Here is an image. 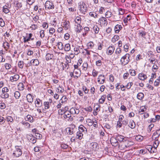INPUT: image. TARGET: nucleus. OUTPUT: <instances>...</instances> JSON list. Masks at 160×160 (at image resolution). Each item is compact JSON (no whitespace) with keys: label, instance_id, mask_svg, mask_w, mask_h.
Masks as SVG:
<instances>
[{"label":"nucleus","instance_id":"1","mask_svg":"<svg viewBox=\"0 0 160 160\" xmlns=\"http://www.w3.org/2000/svg\"><path fill=\"white\" fill-rule=\"evenodd\" d=\"M130 56L129 54L127 53L121 58L120 62L122 65L125 66L128 63L130 60Z\"/></svg>","mask_w":160,"mask_h":160},{"label":"nucleus","instance_id":"2","mask_svg":"<svg viewBox=\"0 0 160 160\" xmlns=\"http://www.w3.org/2000/svg\"><path fill=\"white\" fill-rule=\"evenodd\" d=\"M79 8L80 12L83 14L85 13L88 9L87 5L83 2H80Z\"/></svg>","mask_w":160,"mask_h":160},{"label":"nucleus","instance_id":"3","mask_svg":"<svg viewBox=\"0 0 160 160\" xmlns=\"http://www.w3.org/2000/svg\"><path fill=\"white\" fill-rule=\"evenodd\" d=\"M15 150L14 151L13 154L17 157H18L22 154V151L20 148V147L16 146L15 147Z\"/></svg>","mask_w":160,"mask_h":160},{"label":"nucleus","instance_id":"4","mask_svg":"<svg viewBox=\"0 0 160 160\" xmlns=\"http://www.w3.org/2000/svg\"><path fill=\"white\" fill-rule=\"evenodd\" d=\"M98 22L101 26L103 27L106 26L108 24L107 19L103 17L100 18L98 20Z\"/></svg>","mask_w":160,"mask_h":160},{"label":"nucleus","instance_id":"5","mask_svg":"<svg viewBox=\"0 0 160 160\" xmlns=\"http://www.w3.org/2000/svg\"><path fill=\"white\" fill-rule=\"evenodd\" d=\"M45 6L46 8L49 9H53L54 8V6L52 2L47 1L45 3Z\"/></svg>","mask_w":160,"mask_h":160},{"label":"nucleus","instance_id":"6","mask_svg":"<svg viewBox=\"0 0 160 160\" xmlns=\"http://www.w3.org/2000/svg\"><path fill=\"white\" fill-rule=\"evenodd\" d=\"M27 139L29 141L32 143L33 144L35 143L36 142V138L34 137L32 134H30L28 135L27 136Z\"/></svg>","mask_w":160,"mask_h":160},{"label":"nucleus","instance_id":"7","mask_svg":"<svg viewBox=\"0 0 160 160\" xmlns=\"http://www.w3.org/2000/svg\"><path fill=\"white\" fill-rule=\"evenodd\" d=\"M134 144V143L132 142L127 141L125 143L121 145V146L123 149H125L127 148L130 147Z\"/></svg>","mask_w":160,"mask_h":160},{"label":"nucleus","instance_id":"8","mask_svg":"<svg viewBox=\"0 0 160 160\" xmlns=\"http://www.w3.org/2000/svg\"><path fill=\"white\" fill-rule=\"evenodd\" d=\"M110 142L113 146H117L118 145V142L116 139V137H112L110 139Z\"/></svg>","mask_w":160,"mask_h":160},{"label":"nucleus","instance_id":"9","mask_svg":"<svg viewBox=\"0 0 160 160\" xmlns=\"http://www.w3.org/2000/svg\"><path fill=\"white\" fill-rule=\"evenodd\" d=\"M98 82L100 84L103 83L105 81V77L104 75H100L98 78Z\"/></svg>","mask_w":160,"mask_h":160},{"label":"nucleus","instance_id":"10","mask_svg":"<svg viewBox=\"0 0 160 160\" xmlns=\"http://www.w3.org/2000/svg\"><path fill=\"white\" fill-rule=\"evenodd\" d=\"M26 98L28 102L31 103L32 102L33 100V96L31 94H28Z\"/></svg>","mask_w":160,"mask_h":160},{"label":"nucleus","instance_id":"11","mask_svg":"<svg viewBox=\"0 0 160 160\" xmlns=\"http://www.w3.org/2000/svg\"><path fill=\"white\" fill-rule=\"evenodd\" d=\"M146 35V32L144 31H139V38H142V40H143V38L144 39H146L145 37V36Z\"/></svg>","mask_w":160,"mask_h":160},{"label":"nucleus","instance_id":"12","mask_svg":"<svg viewBox=\"0 0 160 160\" xmlns=\"http://www.w3.org/2000/svg\"><path fill=\"white\" fill-rule=\"evenodd\" d=\"M19 78V76L18 74H16L13 76L10 77V80L11 82L16 81Z\"/></svg>","mask_w":160,"mask_h":160},{"label":"nucleus","instance_id":"13","mask_svg":"<svg viewBox=\"0 0 160 160\" xmlns=\"http://www.w3.org/2000/svg\"><path fill=\"white\" fill-rule=\"evenodd\" d=\"M116 138L117 140L119 141L120 142H124L126 141L124 137L123 136L118 135L116 136Z\"/></svg>","mask_w":160,"mask_h":160},{"label":"nucleus","instance_id":"14","mask_svg":"<svg viewBox=\"0 0 160 160\" xmlns=\"http://www.w3.org/2000/svg\"><path fill=\"white\" fill-rule=\"evenodd\" d=\"M114 46L109 47L108 48L107 53L108 55H111L113 53L114 50Z\"/></svg>","mask_w":160,"mask_h":160},{"label":"nucleus","instance_id":"15","mask_svg":"<svg viewBox=\"0 0 160 160\" xmlns=\"http://www.w3.org/2000/svg\"><path fill=\"white\" fill-rule=\"evenodd\" d=\"M138 78L139 79L142 80H144L147 78L146 75L143 73H139L138 75Z\"/></svg>","mask_w":160,"mask_h":160},{"label":"nucleus","instance_id":"16","mask_svg":"<svg viewBox=\"0 0 160 160\" xmlns=\"http://www.w3.org/2000/svg\"><path fill=\"white\" fill-rule=\"evenodd\" d=\"M79 132H83L85 133L87 132V129L85 128L83 125H81L79 127Z\"/></svg>","mask_w":160,"mask_h":160},{"label":"nucleus","instance_id":"17","mask_svg":"<svg viewBox=\"0 0 160 160\" xmlns=\"http://www.w3.org/2000/svg\"><path fill=\"white\" fill-rule=\"evenodd\" d=\"M75 26L76 27L75 31L77 32H80L81 30L82 29V27L80 24L75 25Z\"/></svg>","mask_w":160,"mask_h":160},{"label":"nucleus","instance_id":"18","mask_svg":"<svg viewBox=\"0 0 160 160\" xmlns=\"http://www.w3.org/2000/svg\"><path fill=\"white\" fill-rule=\"evenodd\" d=\"M52 102V100L51 99H49V102H45L44 103V105L45 106V109H48L50 107V104L49 103H51Z\"/></svg>","mask_w":160,"mask_h":160},{"label":"nucleus","instance_id":"19","mask_svg":"<svg viewBox=\"0 0 160 160\" xmlns=\"http://www.w3.org/2000/svg\"><path fill=\"white\" fill-rule=\"evenodd\" d=\"M122 27L121 25H119L118 24L116 25L115 27L114 30L116 33H118L119 31L121 30Z\"/></svg>","mask_w":160,"mask_h":160},{"label":"nucleus","instance_id":"20","mask_svg":"<svg viewBox=\"0 0 160 160\" xmlns=\"http://www.w3.org/2000/svg\"><path fill=\"white\" fill-rule=\"evenodd\" d=\"M53 57V54H50L49 53H47L46 55L45 58L47 61L51 60Z\"/></svg>","mask_w":160,"mask_h":160},{"label":"nucleus","instance_id":"21","mask_svg":"<svg viewBox=\"0 0 160 160\" xmlns=\"http://www.w3.org/2000/svg\"><path fill=\"white\" fill-rule=\"evenodd\" d=\"M129 126L132 129H133L135 128L136 124L133 120L130 121Z\"/></svg>","mask_w":160,"mask_h":160},{"label":"nucleus","instance_id":"22","mask_svg":"<svg viewBox=\"0 0 160 160\" xmlns=\"http://www.w3.org/2000/svg\"><path fill=\"white\" fill-rule=\"evenodd\" d=\"M144 97V95L142 92H139L137 95V98L139 100H142Z\"/></svg>","mask_w":160,"mask_h":160},{"label":"nucleus","instance_id":"23","mask_svg":"<svg viewBox=\"0 0 160 160\" xmlns=\"http://www.w3.org/2000/svg\"><path fill=\"white\" fill-rule=\"evenodd\" d=\"M25 119L26 121H28L30 122H33V118L30 115H27Z\"/></svg>","mask_w":160,"mask_h":160},{"label":"nucleus","instance_id":"24","mask_svg":"<svg viewBox=\"0 0 160 160\" xmlns=\"http://www.w3.org/2000/svg\"><path fill=\"white\" fill-rule=\"evenodd\" d=\"M32 60L31 61V63L32 64V65L34 66H38L39 64V61L37 59H34L32 62Z\"/></svg>","mask_w":160,"mask_h":160},{"label":"nucleus","instance_id":"25","mask_svg":"<svg viewBox=\"0 0 160 160\" xmlns=\"http://www.w3.org/2000/svg\"><path fill=\"white\" fill-rule=\"evenodd\" d=\"M106 97V95H102L99 100V103L101 104L103 103L105 101Z\"/></svg>","mask_w":160,"mask_h":160},{"label":"nucleus","instance_id":"26","mask_svg":"<svg viewBox=\"0 0 160 160\" xmlns=\"http://www.w3.org/2000/svg\"><path fill=\"white\" fill-rule=\"evenodd\" d=\"M18 88L19 90L22 91L24 89V86L22 83L20 82L18 85Z\"/></svg>","mask_w":160,"mask_h":160},{"label":"nucleus","instance_id":"27","mask_svg":"<svg viewBox=\"0 0 160 160\" xmlns=\"http://www.w3.org/2000/svg\"><path fill=\"white\" fill-rule=\"evenodd\" d=\"M32 33H29V37L27 38L26 37H24V42H27L30 40L31 37H32Z\"/></svg>","mask_w":160,"mask_h":160},{"label":"nucleus","instance_id":"28","mask_svg":"<svg viewBox=\"0 0 160 160\" xmlns=\"http://www.w3.org/2000/svg\"><path fill=\"white\" fill-rule=\"evenodd\" d=\"M71 47L70 44L69 43H67L64 46V50L66 51H68L70 50Z\"/></svg>","mask_w":160,"mask_h":160},{"label":"nucleus","instance_id":"29","mask_svg":"<svg viewBox=\"0 0 160 160\" xmlns=\"http://www.w3.org/2000/svg\"><path fill=\"white\" fill-rule=\"evenodd\" d=\"M145 108L144 107H141L140 108L139 111L138 113L139 114H143V112L145 110Z\"/></svg>","mask_w":160,"mask_h":160},{"label":"nucleus","instance_id":"30","mask_svg":"<svg viewBox=\"0 0 160 160\" xmlns=\"http://www.w3.org/2000/svg\"><path fill=\"white\" fill-rule=\"evenodd\" d=\"M3 46L4 48H5L6 50H7L10 47L9 43L7 42H4L3 44Z\"/></svg>","mask_w":160,"mask_h":160},{"label":"nucleus","instance_id":"31","mask_svg":"<svg viewBox=\"0 0 160 160\" xmlns=\"http://www.w3.org/2000/svg\"><path fill=\"white\" fill-rule=\"evenodd\" d=\"M86 122L88 123V125L90 126H91L93 125V123H95L94 121H93L90 119H88Z\"/></svg>","mask_w":160,"mask_h":160},{"label":"nucleus","instance_id":"32","mask_svg":"<svg viewBox=\"0 0 160 160\" xmlns=\"http://www.w3.org/2000/svg\"><path fill=\"white\" fill-rule=\"evenodd\" d=\"M81 18L77 17H76L74 20V21L77 24H80L81 23Z\"/></svg>","mask_w":160,"mask_h":160},{"label":"nucleus","instance_id":"33","mask_svg":"<svg viewBox=\"0 0 160 160\" xmlns=\"http://www.w3.org/2000/svg\"><path fill=\"white\" fill-rule=\"evenodd\" d=\"M14 96L16 99H18L20 96V94L18 91H16L14 92Z\"/></svg>","mask_w":160,"mask_h":160},{"label":"nucleus","instance_id":"34","mask_svg":"<svg viewBox=\"0 0 160 160\" xmlns=\"http://www.w3.org/2000/svg\"><path fill=\"white\" fill-rule=\"evenodd\" d=\"M159 130H157V131L155 132L153 134L152 137H153L155 136V138H157L159 137L160 135V133H159Z\"/></svg>","mask_w":160,"mask_h":160},{"label":"nucleus","instance_id":"35","mask_svg":"<svg viewBox=\"0 0 160 160\" xmlns=\"http://www.w3.org/2000/svg\"><path fill=\"white\" fill-rule=\"evenodd\" d=\"M94 45L93 43L92 42H90L87 44V46L88 49H92Z\"/></svg>","mask_w":160,"mask_h":160},{"label":"nucleus","instance_id":"36","mask_svg":"<svg viewBox=\"0 0 160 160\" xmlns=\"http://www.w3.org/2000/svg\"><path fill=\"white\" fill-rule=\"evenodd\" d=\"M83 136V134L80 132H78L77 134V138L79 139H81Z\"/></svg>","mask_w":160,"mask_h":160},{"label":"nucleus","instance_id":"37","mask_svg":"<svg viewBox=\"0 0 160 160\" xmlns=\"http://www.w3.org/2000/svg\"><path fill=\"white\" fill-rule=\"evenodd\" d=\"M70 113L66 111L65 112L64 114L63 115V117L64 118H69L71 115Z\"/></svg>","mask_w":160,"mask_h":160},{"label":"nucleus","instance_id":"38","mask_svg":"<svg viewBox=\"0 0 160 160\" xmlns=\"http://www.w3.org/2000/svg\"><path fill=\"white\" fill-rule=\"evenodd\" d=\"M119 38V37L117 35H115L112 39V42L113 43L115 42Z\"/></svg>","mask_w":160,"mask_h":160},{"label":"nucleus","instance_id":"39","mask_svg":"<svg viewBox=\"0 0 160 160\" xmlns=\"http://www.w3.org/2000/svg\"><path fill=\"white\" fill-rule=\"evenodd\" d=\"M40 100L39 98H37L36 99V101L35 102V103L36 104H37V105H36V106L37 107H39L41 105V104H40Z\"/></svg>","mask_w":160,"mask_h":160},{"label":"nucleus","instance_id":"40","mask_svg":"<svg viewBox=\"0 0 160 160\" xmlns=\"http://www.w3.org/2000/svg\"><path fill=\"white\" fill-rule=\"evenodd\" d=\"M58 48L60 50H62L64 48V46L63 45V44L61 42H60L58 43Z\"/></svg>","mask_w":160,"mask_h":160},{"label":"nucleus","instance_id":"41","mask_svg":"<svg viewBox=\"0 0 160 160\" xmlns=\"http://www.w3.org/2000/svg\"><path fill=\"white\" fill-rule=\"evenodd\" d=\"M8 7L7 6H5L3 7V10L4 12L7 13L9 12V10L8 8Z\"/></svg>","mask_w":160,"mask_h":160},{"label":"nucleus","instance_id":"42","mask_svg":"<svg viewBox=\"0 0 160 160\" xmlns=\"http://www.w3.org/2000/svg\"><path fill=\"white\" fill-rule=\"evenodd\" d=\"M112 13L110 11H108L105 13V16L107 18H109L111 17Z\"/></svg>","mask_w":160,"mask_h":160},{"label":"nucleus","instance_id":"43","mask_svg":"<svg viewBox=\"0 0 160 160\" xmlns=\"http://www.w3.org/2000/svg\"><path fill=\"white\" fill-rule=\"evenodd\" d=\"M129 72L132 76H135L136 74V72L134 70H130Z\"/></svg>","mask_w":160,"mask_h":160},{"label":"nucleus","instance_id":"44","mask_svg":"<svg viewBox=\"0 0 160 160\" xmlns=\"http://www.w3.org/2000/svg\"><path fill=\"white\" fill-rule=\"evenodd\" d=\"M19 67L20 68H22L23 67V62L22 61H19L18 64Z\"/></svg>","mask_w":160,"mask_h":160},{"label":"nucleus","instance_id":"45","mask_svg":"<svg viewBox=\"0 0 160 160\" xmlns=\"http://www.w3.org/2000/svg\"><path fill=\"white\" fill-rule=\"evenodd\" d=\"M65 23L64 27L66 29H68L69 27L70 22L69 21L65 22H64Z\"/></svg>","mask_w":160,"mask_h":160},{"label":"nucleus","instance_id":"46","mask_svg":"<svg viewBox=\"0 0 160 160\" xmlns=\"http://www.w3.org/2000/svg\"><path fill=\"white\" fill-rule=\"evenodd\" d=\"M5 23L3 19L2 18H0V26L3 27L5 26Z\"/></svg>","mask_w":160,"mask_h":160},{"label":"nucleus","instance_id":"47","mask_svg":"<svg viewBox=\"0 0 160 160\" xmlns=\"http://www.w3.org/2000/svg\"><path fill=\"white\" fill-rule=\"evenodd\" d=\"M159 141L157 139L155 140L153 142V147L155 148H157L159 145Z\"/></svg>","mask_w":160,"mask_h":160},{"label":"nucleus","instance_id":"48","mask_svg":"<svg viewBox=\"0 0 160 160\" xmlns=\"http://www.w3.org/2000/svg\"><path fill=\"white\" fill-rule=\"evenodd\" d=\"M67 133L69 135H72L73 133V130L71 129L70 128H68L67 129Z\"/></svg>","mask_w":160,"mask_h":160},{"label":"nucleus","instance_id":"49","mask_svg":"<svg viewBox=\"0 0 160 160\" xmlns=\"http://www.w3.org/2000/svg\"><path fill=\"white\" fill-rule=\"evenodd\" d=\"M76 109L75 108H72L70 110L69 113L72 114H75Z\"/></svg>","mask_w":160,"mask_h":160},{"label":"nucleus","instance_id":"50","mask_svg":"<svg viewBox=\"0 0 160 160\" xmlns=\"http://www.w3.org/2000/svg\"><path fill=\"white\" fill-rule=\"evenodd\" d=\"M157 148H155L154 147H152L151 149H150V152L151 153H153L154 152H156L157 151Z\"/></svg>","mask_w":160,"mask_h":160},{"label":"nucleus","instance_id":"51","mask_svg":"<svg viewBox=\"0 0 160 160\" xmlns=\"http://www.w3.org/2000/svg\"><path fill=\"white\" fill-rule=\"evenodd\" d=\"M40 37L41 38H44L45 36L44 31V30H42L40 31Z\"/></svg>","mask_w":160,"mask_h":160},{"label":"nucleus","instance_id":"52","mask_svg":"<svg viewBox=\"0 0 160 160\" xmlns=\"http://www.w3.org/2000/svg\"><path fill=\"white\" fill-rule=\"evenodd\" d=\"M56 90L57 92H60L62 93L64 91V89L59 86Z\"/></svg>","mask_w":160,"mask_h":160},{"label":"nucleus","instance_id":"53","mask_svg":"<svg viewBox=\"0 0 160 160\" xmlns=\"http://www.w3.org/2000/svg\"><path fill=\"white\" fill-rule=\"evenodd\" d=\"M9 89L7 87H5L2 88V92L3 94L5 93L6 92H8Z\"/></svg>","mask_w":160,"mask_h":160},{"label":"nucleus","instance_id":"54","mask_svg":"<svg viewBox=\"0 0 160 160\" xmlns=\"http://www.w3.org/2000/svg\"><path fill=\"white\" fill-rule=\"evenodd\" d=\"M36 137V139H40L42 138V135L40 133H36L35 135Z\"/></svg>","mask_w":160,"mask_h":160},{"label":"nucleus","instance_id":"55","mask_svg":"<svg viewBox=\"0 0 160 160\" xmlns=\"http://www.w3.org/2000/svg\"><path fill=\"white\" fill-rule=\"evenodd\" d=\"M133 83L132 82H130L128 83L127 85L126 86V87L128 89H129L131 88V87L132 86Z\"/></svg>","mask_w":160,"mask_h":160},{"label":"nucleus","instance_id":"56","mask_svg":"<svg viewBox=\"0 0 160 160\" xmlns=\"http://www.w3.org/2000/svg\"><path fill=\"white\" fill-rule=\"evenodd\" d=\"M49 31L51 35H52L55 32V30L53 28H50Z\"/></svg>","mask_w":160,"mask_h":160},{"label":"nucleus","instance_id":"57","mask_svg":"<svg viewBox=\"0 0 160 160\" xmlns=\"http://www.w3.org/2000/svg\"><path fill=\"white\" fill-rule=\"evenodd\" d=\"M61 147L63 149H66L68 147V145L64 143H62L61 145Z\"/></svg>","mask_w":160,"mask_h":160},{"label":"nucleus","instance_id":"58","mask_svg":"<svg viewBox=\"0 0 160 160\" xmlns=\"http://www.w3.org/2000/svg\"><path fill=\"white\" fill-rule=\"evenodd\" d=\"M147 152V150L145 149H141L139 151V153L140 154H144Z\"/></svg>","mask_w":160,"mask_h":160},{"label":"nucleus","instance_id":"59","mask_svg":"<svg viewBox=\"0 0 160 160\" xmlns=\"http://www.w3.org/2000/svg\"><path fill=\"white\" fill-rule=\"evenodd\" d=\"M43 27L45 29H47L48 28V24L47 22H44L42 24Z\"/></svg>","mask_w":160,"mask_h":160},{"label":"nucleus","instance_id":"60","mask_svg":"<svg viewBox=\"0 0 160 160\" xmlns=\"http://www.w3.org/2000/svg\"><path fill=\"white\" fill-rule=\"evenodd\" d=\"M6 105L4 103H0V108L1 109H4L6 108Z\"/></svg>","mask_w":160,"mask_h":160},{"label":"nucleus","instance_id":"61","mask_svg":"<svg viewBox=\"0 0 160 160\" xmlns=\"http://www.w3.org/2000/svg\"><path fill=\"white\" fill-rule=\"evenodd\" d=\"M94 29L96 33H98L99 30V28L97 26H94L93 28Z\"/></svg>","mask_w":160,"mask_h":160},{"label":"nucleus","instance_id":"62","mask_svg":"<svg viewBox=\"0 0 160 160\" xmlns=\"http://www.w3.org/2000/svg\"><path fill=\"white\" fill-rule=\"evenodd\" d=\"M5 67L6 69H9L11 68V66L10 64L6 63L5 64Z\"/></svg>","mask_w":160,"mask_h":160},{"label":"nucleus","instance_id":"63","mask_svg":"<svg viewBox=\"0 0 160 160\" xmlns=\"http://www.w3.org/2000/svg\"><path fill=\"white\" fill-rule=\"evenodd\" d=\"M82 89L85 93H88V90L87 88L84 86L82 87Z\"/></svg>","mask_w":160,"mask_h":160},{"label":"nucleus","instance_id":"64","mask_svg":"<svg viewBox=\"0 0 160 160\" xmlns=\"http://www.w3.org/2000/svg\"><path fill=\"white\" fill-rule=\"evenodd\" d=\"M64 111L62 109H60L58 111V113L59 115H62L64 114Z\"/></svg>","mask_w":160,"mask_h":160}]
</instances>
